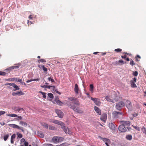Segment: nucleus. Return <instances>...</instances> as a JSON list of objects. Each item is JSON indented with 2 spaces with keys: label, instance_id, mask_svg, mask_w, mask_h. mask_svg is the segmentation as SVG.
Instances as JSON below:
<instances>
[{
  "label": "nucleus",
  "instance_id": "53",
  "mask_svg": "<svg viewBox=\"0 0 146 146\" xmlns=\"http://www.w3.org/2000/svg\"><path fill=\"white\" fill-rule=\"evenodd\" d=\"M133 127L135 129L138 130V131H139V127H138L137 126H134L133 125Z\"/></svg>",
  "mask_w": 146,
  "mask_h": 146
},
{
  "label": "nucleus",
  "instance_id": "45",
  "mask_svg": "<svg viewBox=\"0 0 146 146\" xmlns=\"http://www.w3.org/2000/svg\"><path fill=\"white\" fill-rule=\"evenodd\" d=\"M130 64L132 66L135 65V63H134V62L132 60L131 61Z\"/></svg>",
  "mask_w": 146,
  "mask_h": 146
},
{
  "label": "nucleus",
  "instance_id": "42",
  "mask_svg": "<svg viewBox=\"0 0 146 146\" xmlns=\"http://www.w3.org/2000/svg\"><path fill=\"white\" fill-rule=\"evenodd\" d=\"M142 130L143 132L146 135V129L143 127L142 128Z\"/></svg>",
  "mask_w": 146,
  "mask_h": 146
},
{
  "label": "nucleus",
  "instance_id": "63",
  "mask_svg": "<svg viewBox=\"0 0 146 146\" xmlns=\"http://www.w3.org/2000/svg\"><path fill=\"white\" fill-rule=\"evenodd\" d=\"M40 87L42 88H46V85H41Z\"/></svg>",
  "mask_w": 146,
  "mask_h": 146
},
{
  "label": "nucleus",
  "instance_id": "46",
  "mask_svg": "<svg viewBox=\"0 0 146 146\" xmlns=\"http://www.w3.org/2000/svg\"><path fill=\"white\" fill-rule=\"evenodd\" d=\"M6 74V73L4 72H0V75L2 76H5Z\"/></svg>",
  "mask_w": 146,
  "mask_h": 146
},
{
  "label": "nucleus",
  "instance_id": "3",
  "mask_svg": "<svg viewBox=\"0 0 146 146\" xmlns=\"http://www.w3.org/2000/svg\"><path fill=\"white\" fill-rule=\"evenodd\" d=\"M69 107L70 108L73 109L74 111L78 113H82L83 112V111L80 108H76V106L74 105H72V104H70L69 105Z\"/></svg>",
  "mask_w": 146,
  "mask_h": 146
},
{
  "label": "nucleus",
  "instance_id": "62",
  "mask_svg": "<svg viewBox=\"0 0 146 146\" xmlns=\"http://www.w3.org/2000/svg\"><path fill=\"white\" fill-rule=\"evenodd\" d=\"M127 57V56L126 55H124V56H121V58H125Z\"/></svg>",
  "mask_w": 146,
  "mask_h": 146
},
{
  "label": "nucleus",
  "instance_id": "56",
  "mask_svg": "<svg viewBox=\"0 0 146 146\" xmlns=\"http://www.w3.org/2000/svg\"><path fill=\"white\" fill-rule=\"evenodd\" d=\"M11 115V117H18V116L17 115L15 114H12Z\"/></svg>",
  "mask_w": 146,
  "mask_h": 146
},
{
  "label": "nucleus",
  "instance_id": "39",
  "mask_svg": "<svg viewBox=\"0 0 146 146\" xmlns=\"http://www.w3.org/2000/svg\"><path fill=\"white\" fill-rule=\"evenodd\" d=\"M17 137L21 138L23 137V135L21 134L20 133H17Z\"/></svg>",
  "mask_w": 146,
  "mask_h": 146
},
{
  "label": "nucleus",
  "instance_id": "1",
  "mask_svg": "<svg viewBox=\"0 0 146 146\" xmlns=\"http://www.w3.org/2000/svg\"><path fill=\"white\" fill-rule=\"evenodd\" d=\"M52 123L60 125L61 126V128L63 130L66 134H71L72 133L70 130L69 129L65 126V125L62 121L57 120H52Z\"/></svg>",
  "mask_w": 146,
  "mask_h": 146
},
{
  "label": "nucleus",
  "instance_id": "22",
  "mask_svg": "<svg viewBox=\"0 0 146 146\" xmlns=\"http://www.w3.org/2000/svg\"><path fill=\"white\" fill-rule=\"evenodd\" d=\"M38 67L40 68L41 69L42 68L44 72H47V68L45 67L43 65L40 66V65H38Z\"/></svg>",
  "mask_w": 146,
  "mask_h": 146
},
{
  "label": "nucleus",
  "instance_id": "6",
  "mask_svg": "<svg viewBox=\"0 0 146 146\" xmlns=\"http://www.w3.org/2000/svg\"><path fill=\"white\" fill-rule=\"evenodd\" d=\"M118 129L122 132H125L127 130L126 127L123 124L119 126L118 127Z\"/></svg>",
  "mask_w": 146,
  "mask_h": 146
},
{
  "label": "nucleus",
  "instance_id": "10",
  "mask_svg": "<svg viewBox=\"0 0 146 146\" xmlns=\"http://www.w3.org/2000/svg\"><path fill=\"white\" fill-rule=\"evenodd\" d=\"M107 118V115L106 113H104L101 116L100 119L104 122H106V120Z\"/></svg>",
  "mask_w": 146,
  "mask_h": 146
},
{
  "label": "nucleus",
  "instance_id": "34",
  "mask_svg": "<svg viewBox=\"0 0 146 146\" xmlns=\"http://www.w3.org/2000/svg\"><path fill=\"white\" fill-rule=\"evenodd\" d=\"M48 96L49 98L52 99L54 98V96L51 93H49L48 94Z\"/></svg>",
  "mask_w": 146,
  "mask_h": 146
},
{
  "label": "nucleus",
  "instance_id": "60",
  "mask_svg": "<svg viewBox=\"0 0 146 146\" xmlns=\"http://www.w3.org/2000/svg\"><path fill=\"white\" fill-rule=\"evenodd\" d=\"M46 146H53V145L51 144L48 143L46 144Z\"/></svg>",
  "mask_w": 146,
  "mask_h": 146
},
{
  "label": "nucleus",
  "instance_id": "26",
  "mask_svg": "<svg viewBox=\"0 0 146 146\" xmlns=\"http://www.w3.org/2000/svg\"><path fill=\"white\" fill-rule=\"evenodd\" d=\"M126 139L129 140L130 141L132 139V136L131 135H128L126 137Z\"/></svg>",
  "mask_w": 146,
  "mask_h": 146
},
{
  "label": "nucleus",
  "instance_id": "51",
  "mask_svg": "<svg viewBox=\"0 0 146 146\" xmlns=\"http://www.w3.org/2000/svg\"><path fill=\"white\" fill-rule=\"evenodd\" d=\"M58 139L59 142L62 141L63 139V138L62 137H58Z\"/></svg>",
  "mask_w": 146,
  "mask_h": 146
},
{
  "label": "nucleus",
  "instance_id": "17",
  "mask_svg": "<svg viewBox=\"0 0 146 146\" xmlns=\"http://www.w3.org/2000/svg\"><path fill=\"white\" fill-rule=\"evenodd\" d=\"M38 135L41 138H43L44 135L43 133L41 131H38L37 133Z\"/></svg>",
  "mask_w": 146,
  "mask_h": 146
},
{
  "label": "nucleus",
  "instance_id": "20",
  "mask_svg": "<svg viewBox=\"0 0 146 146\" xmlns=\"http://www.w3.org/2000/svg\"><path fill=\"white\" fill-rule=\"evenodd\" d=\"M13 109L15 111H17V112H19L20 113H21V111H20V107H14L13 108Z\"/></svg>",
  "mask_w": 146,
  "mask_h": 146
},
{
  "label": "nucleus",
  "instance_id": "59",
  "mask_svg": "<svg viewBox=\"0 0 146 146\" xmlns=\"http://www.w3.org/2000/svg\"><path fill=\"white\" fill-rule=\"evenodd\" d=\"M136 80L137 78L135 77L133 78V80H131V81H132L135 82H136Z\"/></svg>",
  "mask_w": 146,
  "mask_h": 146
},
{
  "label": "nucleus",
  "instance_id": "41",
  "mask_svg": "<svg viewBox=\"0 0 146 146\" xmlns=\"http://www.w3.org/2000/svg\"><path fill=\"white\" fill-rule=\"evenodd\" d=\"M68 145V143H63L58 146L57 145L56 146H67Z\"/></svg>",
  "mask_w": 146,
  "mask_h": 146
},
{
  "label": "nucleus",
  "instance_id": "9",
  "mask_svg": "<svg viewBox=\"0 0 146 146\" xmlns=\"http://www.w3.org/2000/svg\"><path fill=\"white\" fill-rule=\"evenodd\" d=\"M126 106L127 108L131 110L132 108V106L131 105V102L129 100H127L126 102Z\"/></svg>",
  "mask_w": 146,
  "mask_h": 146
},
{
  "label": "nucleus",
  "instance_id": "8",
  "mask_svg": "<svg viewBox=\"0 0 146 146\" xmlns=\"http://www.w3.org/2000/svg\"><path fill=\"white\" fill-rule=\"evenodd\" d=\"M24 94V92H22L21 90L17 92H13L12 94V95L13 96H20L22 95H23Z\"/></svg>",
  "mask_w": 146,
  "mask_h": 146
},
{
  "label": "nucleus",
  "instance_id": "31",
  "mask_svg": "<svg viewBox=\"0 0 146 146\" xmlns=\"http://www.w3.org/2000/svg\"><path fill=\"white\" fill-rule=\"evenodd\" d=\"M49 129L51 130H55L56 128L55 127L52 125H49Z\"/></svg>",
  "mask_w": 146,
  "mask_h": 146
},
{
  "label": "nucleus",
  "instance_id": "40",
  "mask_svg": "<svg viewBox=\"0 0 146 146\" xmlns=\"http://www.w3.org/2000/svg\"><path fill=\"white\" fill-rule=\"evenodd\" d=\"M16 82H20L22 84H23V82L22 81V80L21 79L19 78H17V80H16Z\"/></svg>",
  "mask_w": 146,
  "mask_h": 146
},
{
  "label": "nucleus",
  "instance_id": "4",
  "mask_svg": "<svg viewBox=\"0 0 146 146\" xmlns=\"http://www.w3.org/2000/svg\"><path fill=\"white\" fill-rule=\"evenodd\" d=\"M125 104L123 102L121 101L116 104L115 108L118 110H120L121 109L125 106Z\"/></svg>",
  "mask_w": 146,
  "mask_h": 146
},
{
  "label": "nucleus",
  "instance_id": "21",
  "mask_svg": "<svg viewBox=\"0 0 146 146\" xmlns=\"http://www.w3.org/2000/svg\"><path fill=\"white\" fill-rule=\"evenodd\" d=\"M40 124H41V125L42 126H43L44 127H45L46 129L48 128V125L47 123H45L42 122V123H41Z\"/></svg>",
  "mask_w": 146,
  "mask_h": 146
},
{
  "label": "nucleus",
  "instance_id": "52",
  "mask_svg": "<svg viewBox=\"0 0 146 146\" xmlns=\"http://www.w3.org/2000/svg\"><path fill=\"white\" fill-rule=\"evenodd\" d=\"M38 62L39 61H40V62H46V60L44 59H40L39 60H38Z\"/></svg>",
  "mask_w": 146,
  "mask_h": 146
},
{
  "label": "nucleus",
  "instance_id": "18",
  "mask_svg": "<svg viewBox=\"0 0 146 146\" xmlns=\"http://www.w3.org/2000/svg\"><path fill=\"white\" fill-rule=\"evenodd\" d=\"M16 137V135L15 134H13L11 137V143L12 144L14 143V141L13 139H14Z\"/></svg>",
  "mask_w": 146,
  "mask_h": 146
},
{
  "label": "nucleus",
  "instance_id": "58",
  "mask_svg": "<svg viewBox=\"0 0 146 146\" xmlns=\"http://www.w3.org/2000/svg\"><path fill=\"white\" fill-rule=\"evenodd\" d=\"M24 144L25 146H28L29 143L27 142L26 141H25V143H24Z\"/></svg>",
  "mask_w": 146,
  "mask_h": 146
},
{
  "label": "nucleus",
  "instance_id": "49",
  "mask_svg": "<svg viewBox=\"0 0 146 146\" xmlns=\"http://www.w3.org/2000/svg\"><path fill=\"white\" fill-rule=\"evenodd\" d=\"M33 74L32 73H29L28 76V78H30L32 77L33 76Z\"/></svg>",
  "mask_w": 146,
  "mask_h": 146
},
{
  "label": "nucleus",
  "instance_id": "32",
  "mask_svg": "<svg viewBox=\"0 0 146 146\" xmlns=\"http://www.w3.org/2000/svg\"><path fill=\"white\" fill-rule=\"evenodd\" d=\"M102 139L105 143L106 142H109L110 141V140L108 139L102 138Z\"/></svg>",
  "mask_w": 146,
  "mask_h": 146
},
{
  "label": "nucleus",
  "instance_id": "28",
  "mask_svg": "<svg viewBox=\"0 0 146 146\" xmlns=\"http://www.w3.org/2000/svg\"><path fill=\"white\" fill-rule=\"evenodd\" d=\"M90 90L91 92L93 93V92L94 90V86L92 84H90Z\"/></svg>",
  "mask_w": 146,
  "mask_h": 146
},
{
  "label": "nucleus",
  "instance_id": "16",
  "mask_svg": "<svg viewBox=\"0 0 146 146\" xmlns=\"http://www.w3.org/2000/svg\"><path fill=\"white\" fill-rule=\"evenodd\" d=\"M9 125L10 127L14 128H16L17 129H19V127L18 125L15 124H9Z\"/></svg>",
  "mask_w": 146,
  "mask_h": 146
},
{
  "label": "nucleus",
  "instance_id": "33",
  "mask_svg": "<svg viewBox=\"0 0 146 146\" xmlns=\"http://www.w3.org/2000/svg\"><path fill=\"white\" fill-rule=\"evenodd\" d=\"M105 99L108 102H113L111 100V99L108 96H106Z\"/></svg>",
  "mask_w": 146,
  "mask_h": 146
},
{
  "label": "nucleus",
  "instance_id": "54",
  "mask_svg": "<svg viewBox=\"0 0 146 146\" xmlns=\"http://www.w3.org/2000/svg\"><path fill=\"white\" fill-rule=\"evenodd\" d=\"M5 113V112L4 111H0V116L3 115Z\"/></svg>",
  "mask_w": 146,
  "mask_h": 146
},
{
  "label": "nucleus",
  "instance_id": "5",
  "mask_svg": "<svg viewBox=\"0 0 146 146\" xmlns=\"http://www.w3.org/2000/svg\"><path fill=\"white\" fill-rule=\"evenodd\" d=\"M90 99L94 102L95 104L98 106H99L100 105L101 102L100 101V100L98 98H94L91 97Z\"/></svg>",
  "mask_w": 146,
  "mask_h": 146
},
{
  "label": "nucleus",
  "instance_id": "2",
  "mask_svg": "<svg viewBox=\"0 0 146 146\" xmlns=\"http://www.w3.org/2000/svg\"><path fill=\"white\" fill-rule=\"evenodd\" d=\"M112 116L114 119H117L123 116V114L122 112L114 111L112 113Z\"/></svg>",
  "mask_w": 146,
  "mask_h": 146
},
{
  "label": "nucleus",
  "instance_id": "61",
  "mask_svg": "<svg viewBox=\"0 0 146 146\" xmlns=\"http://www.w3.org/2000/svg\"><path fill=\"white\" fill-rule=\"evenodd\" d=\"M18 117V119H17L18 120H21L22 119V117L21 116H18V117Z\"/></svg>",
  "mask_w": 146,
  "mask_h": 146
},
{
  "label": "nucleus",
  "instance_id": "27",
  "mask_svg": "<svg viewBox=\"0 0 146 146\" xmlns=\"http://www.w3.org/2000/svg\"><path fill=\"white\" fill-rule=\"evenodd\" d=\"M131 86L133 88H136L137 87V86L136 85V84H135V82L132 81H131Z\"/></svg>",
  "mask_w": 146,
  "mask_h": 146
},
{
  "label": "nucleus",
  "instance_id": "47",
  "mask_svg": "<svg viewBox=\"0 0 146 146\" xmlns=\"http://www.w3.org/2000/svg\"><path fill=\"white\" fill-rule=\"evenodd\" d=\"M51 87L53 88V89H54L55 87L54 86H46V88H47L48 89H50V88Z\"/></svg>",
  "mask_w": 146,
  "mask_h": 146
},
{
  "label": "nucleus",
  "instance_id": "55",
  "mask_svg": "<svg viewBox=\"0 0 146 146\" xmlns=\"http://www.w3.org/2000/svg\"><path fill=\"white\" fill-rule=\"evenodd\" d=\"M20 141L21 143H22L24 142L25 143V139L24 138H22V139Z\"/></svg>",
  "mask_w": 146,
  "mask_h": 146
},
{
  "label": "nucleus",
  "instance_id": "35",
  "mask_svg": "<svg viewBox=\"0 0 146 146\" xmlns=\"http://www.w3.org/2000/svg\"><path fill=\"white\" fill-rule=\"evenodd\" d=\"M112 64L114 66H117V65H119L120 64L119 63L118 61H115L112 63Z\"/></svg>",
  "mask_w": 146,
  "mask_h": 146
},
{
  "label": "nucleus",
  "instance_id": "13",
  "mask_svg": "<svg viewBox=\"0 0 146 146\" xmlns=\"http://www.w3.org/2000/svg\"><path fill=\"white\" fill-rule=\"evenodd\" d=\"M121 122L123 123L122 124L124 125L125 127L129 126L130 125V122L129 121H122Z\"/></svg>",
  "mask_w": 146,
  "mask_h": 146
},
{
  "label": "nucleus",
  "instance_id": "44",
  "mask_svg": "<svg viewBox=\"0 0 146 146\" xmlns=\"http://www.w3.org/2000/svg\"><path fill=\"white\" fill-rule=\"evenodd\" d=\"M115 51L116 52H120L122 51V49L120 48H117L115 50Z\"/></svg>",
  "mask_w": 146,
  "mask_h": 146
},
{
  "label": "nucleus",
  "instance_id": "37",
  "mask_svg": "<svg viewBox=\"0 0 146 146\" xmlns=\"http://www.w3.org/2000/svg\"><path fill=\"white\" fill-rule=\"evenodd\" d=\"M14 89L13 90V91H15L16 90H18L20 89V88H19V87L17 85H16V86H14Z\"/></svg>",
  "mask_w": 146,
  "mask_h": 146
},
{
  "label": "nucleus",
  "instance_id": "12",
  "mask_svg": "<svg viewBox=\"0 0 146 146\" xmlns=\"http://www.w3.org/2000/svg\"><path fill=\"white\" fill-rule=\"evenodd\" d=\"M94 110L96 112L98 113L99 115H100L101 114V110L98 107L95 106L94 107Z\"/></svg>",
  "mask_w": 146,
  "mask_h": 146
},
{
  "label": "nucleus",
  "instance_id": "7",
  "mask_svg": "<svg viewBox=\"0 0 146 146\" xmlns=\"http://www.w3.org/2000/svg\"><path fill=\"white\" fill-rule=\"evenodd\" d=\"M56 112L59 117L61 118H63L64 113L60 110H56Z\"/></svg>",
  "mask_w": 146,
  "mask_h": 146
},
{
  "label": "nucleus",
  "instance_id": "23",
  "mask_svg": "<svg viewBox=\"0 0 146 146\" xmlns=\"http://www.w3.org/2000/svg\"><path fill=\"white\" fill-rule=\"evenodd\" d=\"M19 124L21 125L24 126L25 127H27V123L23 121H20L19 122Z\"/></svg>",
  "mask_w": 146,
  "mask_h": 146
},
{
  "label": "nucleus",
  "instance_id": "11",
  "mask_svg": "<svg viewBox=\"0 0 146 146\" xmlns=\"http://www.w3.org/2000/svg\"><path fill=\"white\" fill-rule=\"evenodd\" d=\"M109 127L110 129L112 130H115V125L112 123H109Z\"/></svg>",
  "mask_w": 146,
  "mask_h": 146
},
{
  "label": "nucleus",
  "instance_id": "29",
  "mask_svg": "<svg viewBox=\"0 0 146 146\" xmlns=\"http://www.w3.org/2000/svg\"><path fill=\"white\" fill-rule=\"evenodd\" d=\"M56 102L58 105L60 106H62V104H63L60 101L58 100H56Z\"/></svg>",
  "mask_w": 146,
  "mask_h": 146
},
{
  "label": "nucleus",
  "instance_id": "25",
  "mask_svg": "<svg viewBox=\"0 0 146 146\" xmlns=\"http://www.w3.org/2000/svg\"><path fill=\"white\" fill-rule=\"evenodd\" d=\"M40 80V79L39 78H38L37 79H31V80H27L26 82L27 83H29V82H30L31 81H39Z\"/></svg>",
  "mask_w": 146,
  "mask_h": 146
},
{
  "label": "nucleus",
  "instance_id": "19",
  "mask_svg": "<svg viewBox=\"0 0 146 146\" xmlns=\"http://www.w3.org/2000/svg\"><path fill=\"white\" fill-rule=\"evenodd\" d=\"M73 103L77 106H79L80 105V103L77 98H76V99L74 100L73 102Z\"/></svg>",
  "mask_w": 146,
  "mask_h": 146
},
{
  "label": "nucleus",
  "instance_id": "36",
  "mask_svg": "<svg viewBox=\"0 0 146 146\" xmlns=\"http://www.w3.org/2000/svg\"><path fill=\"white\" fill-rule=\"evenodd\" d=\"M9 137V135L8 134H6L4 135L3 137V139L5 141H6L7 138Z\"/></svg>",
  "mask_w": 146,
  "mask_h": 146
},
{
  "label": "nucleus",
  "instance_id": "38",
  "mask_svg": "<svg viewBox=\"0 0 146 146\" xmlns=\"http://www.w3.org/2000/svg\"><path fill=\"white\" fill-rule=\"evenodd\" d=\"M20 66V65L19 64L17 65L16 66H14L11 67V68L13 69H17Z\"/></svg>",
  "mask_w": 146,
  "mask_h": 146
},
{
  "label": "nucleus",
  "instance_id": "64",
  "mask_svg": "<svg viewBox=\"0 0 146 146\" xmlns=\"http://www.w3.org/2000/svg\"><path fill=\"white\" fill-rule=\"evenodd\" d=\"M137 115V114L136 113H134L133 114V116L134 117H136Z\"/></svg>",
  "mask_w": 146,
  "mask_h": 146
},
{
  "label": "nucleus",
  "instance_id": "43",
  "mask_svg": "<svg viewBox=\"0 0 146 146\" xmlns=\"http://www.w3.org/2000/svg\"><path fill=\"white\" fill-rule=\"evenodd\" d=\"M118 62H119V63L120 64V63H121V64H125L124 61L122 60H119Z\"/></svg>",
  "mask_w": 146,
  "mask_h": 146
},
{
  "label": "nucleus",
  "instance_id": "57",
  "mask_svg": "<svg viewBox=\"0 0 146 146\" xmlns=\"http://www.w3.org/2000/svg\"><path fill=\"white\" fill-rule=\"evenodd\" d=\"M23 127H19V129H19L21 130V131L23 132H24L25 131L23 129Z\"/></svg>",
  "mask_w": 146,
  "mask_h": 146
},
{
  "label": "nucleus",
  "instance_id": "24",
  "mask_svg": "<svg viewBox=\"0 0 146 146\" xmlns=\"http://www.w3.org/2000/svg\"><path fill=\"white\" fill-rule=\"evenodd\" d=\"M40 80V79L39 78H38L37 79H31V80H27L26 82L27 83H29V82H30L31 81H39Z\"/></svg>",
  "mask_w": 146,
  "mask_h": 146
},
{
  "label": "nucleus",
  "instance_id": "48",
  "mask_svg": "<svg viewBox=\"0 0 146 146\" xmlns=\"http://www.w3.org/2000/svg\"><path fill=\"white\" fill-rule=\"evenodd\" d=\"M138 73L137 71H135L133 73V75L135 76H137L138 75Z\"/></svg>",
  "mask_w": 146,
  "mask_h": 146
},
{
  "label": "nucleus",
  "instance_id": "14",
  "mask_svg": "<svg viewBox=\"0 0 146 146\" xmlns=\"http://www.w3.org/2000/svg\"><path fill=\"white\" fill-rule=\"evenodd\" d=\"M58 137L57 136H54L53 137L52 140V141L55 143L59 142L58 141Z\"/></svg>",
  "mask_w": 146,
  "mask_h": 146
},
{
  "label": "nucleus",
  "instance_id": "15",
  "mask_svg": "<svg viewBox=\"0 0 146 146\" xmlns=\"http://www.w3.org/2000/svg\"><path fill=\"white\" fill-rule=\"evenodd\" d=\"M74 90L76 94H78L79 88L77 84H75Z\"/></svg>",
  "mask_w": 146,
  "mask_h": 146
},
{
  "label": "nucleus",
  "instance_id": "30",
  "mask_svg": "<svg viewBox=\"0 0 146 146\" xmlns=\"http://www.w3.org/2000/svg\"><path fill=\"white\" fill-rule=\"evenodd\" d=\"M17 80V78H9L6 79V81H16V80Z\"/></svg>",
  "mask_w": 146,
  "mask_h": 146
},
{
  "label": "nucleus",
  "instance_id": "50",
  "mask_svg": "<svg viewBox=\"0 0 146 146\" xmlns=\"http://www.w3.org/2000/svg\"><path fill=\"white\" fill-rule=\"evenodd\" d=\"M76 98H74V97H72V98L71 97V98H69V99L71 101H74V100L75 99H76Z\"/></svg>",
  "mask_w": 146,
  "mask_h": 146
}]
</instances>
